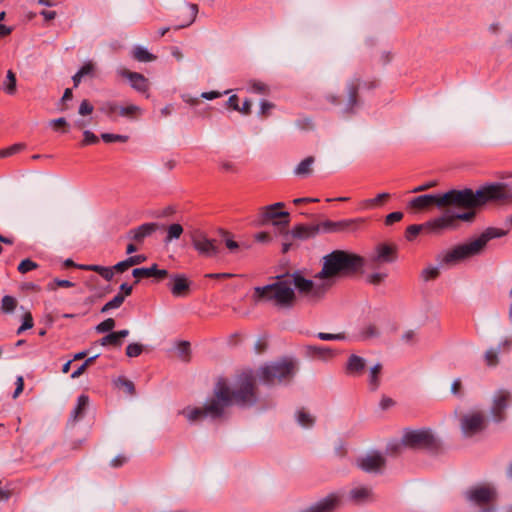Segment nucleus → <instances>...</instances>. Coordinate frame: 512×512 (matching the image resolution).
I'll return each mask as SVG.
<instances>
[{"label": "nucleus", "mask_w": 512, "mask_h": 512, "mask_svg": "<svg viewBox=\"0 0 512 512\" xmlns=\"http://www.w3.org/2000/svg\"><path fill=\"white\" fill-rule=\"evenodd\" d=\"M403 447H406L403 438L400 441H392L387 445L386 453L395 456L401 452Z\"/></svg>", "instance_id": "obj_45"}, {"label": "nucleus", "mask_w": 512, "mask_h": 512, "mask_svg": "<svg viewBox=\"0 0 512 512\" xmlns=\"http://www.w3.org/2000/svg\"><path fill=\"white\" fill-rule=\"evenodd\" d=\"M95 69V65L88 61L86 62L79 70H78V76H88L92 75Z\"/></svg>", "instance_id": "obj_58"}, {"label": "nucleus", "mask_w": 512, "mask_h": 512, "mask_svg": "<svg viewBox=\"0 0 512 512\" xmlns=\"http://www.w3.org/2000/svg\"><path fill=\"white\" fill-rule=\"evenodd\" d=\"M403 443L412 449L437 451L440 447L438 439L428 429L407 430L403 434Z\"/></svg>", "instance_id": "obj_10"}, {"label": "nucleus", "mask_w": 512, "mask_h": 512, "mask_svg": "<svg viewBox=\"0 0 512 512\" xmlns=\"http://www.w3.org/2000/svg\"><path fill=\"white\" fill-rule=\"evenodd\" d=\"M372 496V490L371 488L367 486H357L352 488L349 491V500L353 501L354 503H364L368 501Z\"/></svg>", "instance_id": "obj_27"}, {"label": "nucleus", "mask_w": 512, "mask_h": 512, "mask_svg": "<svg viewBox=\"0 0 512 512\" xmlns=\"http://www.w3.org/2000/svg\"><path fill=\"white\" fill-rule=\"evenodd\" d=\"M38 267L37 263L30 260V259H24L22 260L18 265V271L22 274H25L29 271H32Z\"/></svg>", "instance_id": "obj_49"}, {"label": "nucleus", "mask_w": 512, "mask_h": 512, "mask_svg": "<svg viewBox=\"0 0 512 512\" xmlns=\"http://www.w3.org/2000/svg\"><path fill=\"white\" fill-rule=\"evenodd\" d=\"M437 181L433 180V181H428L426 183H423L417 187H415L414 189H412V193H418V192H423V191H426V190H429L435 186H437Z\"/></svg>", "instance_id": "obj_64"}, {"label": "nucleus", "mask_w": 512, "mask_h": 512, "mask_svg": "<svg viewBox=\"0 0 512 512\" xmlns=\"http://www.w3.org/2000/svg\"><path fill=\"white\" fill-rule=\"evenodd\" d=\"M363 222H364V219H362V218L337 221L338 232L356 231L358 229V227L360 226V224H362Z\"/></svg>", "instance_id": "obj_36"}, {"label": "nucleus", "mask_w": 512, "mask_h": 512, "mask_svg": "<svg viewBox=\"0 0 512 512\" xmlns=\"http://www.w3.org/2000/svg\"><path fill=\"white\" fill-rule=\"evenodd\" d=\"M93 112V106L88 100H83L79 106V114L82 116L89 115Z\"/></svg>", "instance_id": "obj_63"}, {"label": "nucleus", "mask_w": 512, "mask_h": 512, "mask_svg": "<svg viewBox=\"0 0 512 512\" xmlns=\"http://www.w3.org/2000/svg\"><path fill=\"white\" fill-rule=\"evenodd\" d=\"M171 281L168 287L175 297L185 296L190 288V282L184 274H173L170 276Z\"/></svg>", "instance_id": "obj_22"}, {"label": "nucleus", "mask_w": 512, "mask_h": 512, "mask_svg": "<svg viewBox=\"0 0 512 512\" xmlns=\"http://www.w3.org/2000/svg\"><path fill=\"white\" fill-rule=\"evenodd\" d=\"M441 199L442 193L424 194L411 199L409 202V207L416 210H424L432 206H436L439 209H443Z\"/></svg>", "instance_id": "obj_17"}, {"label": "nucleus", "mask_w": 512, "mask_h": 512, "mask_svg": "<svg viewBox=\"0 0 512 512\" xmlns=\"http://www.w3.org/2000/svg\"><path fill=\"white\" fill-rule=\"evenodd\" d=\"M101 138L106 143L127 142L129 139V137L126 135L112 134V133H102Z\"/></svg>", "instance_id": "obj_44"}, {"label": "nucleus", "mask_w": 512, "mask_h": 512, "mask_svg": "<svg viewBox=\"0 0 512 512\" xmlns=\"http://www.w3.org/2000/svg\"><path fill=\"white\" fill-rule=\"evenodd\" d=\"M296 372V365L291 360L272 362L257 371V378L264 385H275L291 380Z\"/></svg>", "instance_id": "obj_7"}, {"label": "nucleus", "mask_w": 512, "mask_h": 512, "mask_svg": "<svg viewBox=\"0 0 512 512\" xmlns=\"http://www.w3.org/2000/svg\"><path fill=\"white\" fill-rule=\"evenodd\" d=\"M143 351V346L139 343H131L126 347L128 357H138Z\"/></svg>", "instance_id": "obj_53"}, {"label": "nucleus", "mask_w": 512, "mask_h": 512, "mask_svg": "<svg viewBox=\"0 0 512 512\" xmlns=\"http://www.w3.org/2000/svg\"><path fill=\"white\" fill-rule=\"evenodd\" d=\"M17 306V300L9 295H6L2 298L1 301V310L4 313H12Z\"/></svg>", "instance_id": "obj_42"}, {"label": "nucleus", "mask_w": 512, "mask_h": 512, "mask_svg": "<svg viewBox=\"0 0 512 512\" xmlns=\"http://www.w3.org/2000/svg\"><path fill=\"white\" fill-rule=\"evenodd\" d=\"M287 278L291 287L309 302L320 301L332 286V283L325 279H316L315 277V280L306 279L299 271L287 274Z\"/></svg>", "instance_id": "obj_6"}, {"label": "nucleus", "mask_w": 512, "mask_h": 512, "mask_svg": "<svg viewBox=\"0 0 512 512\" xmlns=\"http://www.w3.org/2000/svg\"><path fill=\"white\" fill-rule=\"evenodd\" d=\"M219 233L229 253L238 254L242 248H247L244 244L235 241L229 232L221 229Z\"/></svg>", "instance_id": "obj_31"}, {"label": "nucleus", "mask_w": 512, "mask_h": 512, "mask_svg": "<svg viewBox=\"0 0 512 512\" xmlns=\"http://www.w3.org/2000/svg\"><path fill=\"white\" fill-rule=\"evenodd\" d=\"M512 400V394L507 389L497 390L492 398L490 415L495 423H501L506 420V410Z\"/></svg>", "instance_id": "obj_12"}, {"label": "nucleus", "mask_w": 512, "mask_h": 512, "mask_svg": "<svg viewBox=\"0 0 512 512\" xmlns=\"http://www.w3.org/2000/svg\"><path fill=\"white\" fill-rule=\"evenodd\" d=\"M296 421L303 428H311L315 423V417L312 416L308 411L304 408H301L296 411Z\"/></svg>", "instance_id": "obj_34"}, {"label": "nucleus", "mask_w": 512, "mask_h": 512, "mask_svg": "<svg viewBox=\"0 0 512 512\" xmlns=\"http://www.w3.org/2000/svg\"><path fill=\"white\" fill-rule=\"evenodd\" d=\"M183 233V227L179 223H173L167 227V235L164 239L165 243L177 240Z\"/></svg>", "instance_id": "obj_37"}, {"label": "nucleus", "mask_w": 512, "mask_h": 512, "mask_svg": "<svg viewBox=\"0 0 512 512\" xmlns=\"http://www.w3.org/2000/svg\"><path fill=\"white\" fill-rule=\"evenodd\" d=\"M403 216V213L400 211L392 212L386 216L385 224L392 225L393 223L400 221Z\"/></svg>", "instance_id": "obj_62"}, {"label": "nucleus", "mask_w": 512, "mask_h": 512, "mask_svg": "<svg viewBox=\"0 0 512 512\" xmlns=\"http://www.w3.org/2000/svg\"><path fill=\"white\" fill-rule=\"evenodd\" d=\"M440 274L439 267L436 266H428L421 272V279L425 282H428L430 280H434L438 278Z\"/></svg>", "instance_id": "obj_41"}, {"label": "nucleus", "mask_w": 512, "mask_h": 512, "mask_svg": "<svg viewBox=\"0 0 512 512\" xmlns=\"http://www.w3.org/2000/svg\"><path fill=\"white\" fill-rule=\"evenodd\" d=\"M464 496L468 502L483 508L495 499L496 491L490 485H478L467 489Z\"/></svg>", "instance_id": "obj_13"}, {"label": "nucleus", "mask_w": 512, "mask_h": 512, "mask_svg": "<svg viewBox=\"0 0 512 512\" xmlns=\"http://www.w3.org/2000/svg\"><path fill=\"white\" fill-rule=\"evenodd\" d=\"M397 259V246L386 243H380L374 251L368 256L369 266L374 268L379 264L393 263Z\"/></svg>", "instance_id": "obj_14"}, {"label": "nucleus", "mask_w": 512, "mask_h": 512, "mask_svg": "<svg viewBox=\"0 0 512 512\" xmlns=\"http://www.w3.org/2000/svg\"><path fill=\"white\" fill-rule=\"evenodd\" d=\"M89 404V397L85 394H82L77 399V405L73 409L70 415V420L73 422L78 421L79 419L83 418L85 415V411Z\"/></svg>", "instance_id": "obj_30"}, {"label": "nucleus", "mask_w": 512, "mask_h": 512, "mask_svg": "<svg viewBox=\"0 0 512 512\" xmlns=\"http://www.w3.org/2000/svg\"><path fill=\"white\" fill-rule=\"evenodd\" d=\"M16 84L17 79L15 73L12 70H8L6 80L3 82V90L9 95H13L16 92Z\"/></svg>", "instance_id": "obj_38"}, {"label": "nucleus", "mask_w": 512, "mask_h": 512, "mask_svg": "<svg viewBox=\"0 0 512 512\" xmlns=\"http://www.w3.org/2000/svg\"><path fill=\"white\" fill-rule=\"evenodd\" d=\"M386 277H387V273L376 272V273L370 274L368 276L367 280L370 284L379 285L386 279Z\"/></svg>", "instance_id": "obj_55"}, {"label": "nucleus", "mask_w": 512, "mask_h": 512, "mask_svg": "<svg viewBox=\"0 0 512 512\" xmlns=\"http://www.w3.org/2000/svg\"><path fill=\"white\" fill-rule=\"evenodd\" d=\"M366 264L365 258L344 250H334L323 257V266L316 279H325L333 284L338 277L353 276Z\"/></svg>", "instance_id": "obj_4"}, {"label": "nucleus", "mask_w": 512, "mask_h": 512, "mask_svg": "<svg viewBox=\"0 0 512 512\" xmlns=\"http://www.w3.org/2000/svg\"><path fill=\"white\" fill-rule=\"evenodd\" d=\"M191 242L194 249L201 256L213 258L217 257L220 253L217 240L208 238L206 233L201 230H195L191 234Z\"/></svg>", "instance_id": "obj_11"}, {"label": "nucleus", "mask_w": 512, "mask_h": 512, "mask_svg": "<svg viewBox=\"0 0 512 512\" xmlns=\"http://www.w3.org/2000/svg\"><path fill=\"white\" fill-rule=\"evenodd\" d=\"M478 208H464V212H452L447 210L442 215L427 222L434 231L456 230L459 228V221L472 223L476 217Z\"/></svg>", "instance_id": "obj_9"}, {"label": "nucleus", "mask_w": 512, "mask_h": 512, "mask_svg": "<svg viewBox=\"0 0 512 512\" xmlns=\"http://www.w3.org/2000/svg\"><path fill=\"white\" fill-rule=\"evenodd\" d=\"M100 344L102 346L112 345L115 347H120L122 345V341L118 340L115 332H111L100 340Z\"/></svg>", "instance_id": "obj_46"}, {"label": "nucleus", "mask_w": 512, "mask_h": 512, "mask_svg": "<svg viewBox=\"0 0 512 512\" xmlns=\"http://www.w3.org/2000/svg\"><path fill=\"white\" fill-rule=\"evenodd\" d=\"M78 268L82 269V270H86V271L96 272L101 277H103L106 281L112 280V278L114 276V272L111 267L90 264V265H79Z\"/></svg>", "instance_id": "obj_32"}, {"label": "nucleus", "mask_w": 512, "mask_h": 512, "mask_svg": "<svg viewBox=\"0 0 512 512\" xmlns=\"http://www.w3.org/2000/svg\"><path fill=\"white\" fill-rule=\"evenodd\" d=\"M385 458L378 452H373L356 460L357 467L367 473H377L385 466Z\"/></svg>", "instance_id": "obj_16"}, {"label": "nucleus", "mask_w": 512, "mask_h": 512, "mask_svg": "<svg viewBox=\"0 0 512 512\" xmlns=\"http://www.w3.org/2000/svg\"><path fill=\"white\" fill-rule=\"evenodd\" d=\"M116 384L120 387H123L127 394L134 395L135 394V386L134 383L124 377H119L116 381Z\"/></svg>", "instance_id": "obj_50"}, {"label": "nucleus", "mask_w": 512, "mask_h": 512, "mask_svg": "<svg viewBox=\"0 0 512 512\" xmlns=\"http://www.w3.org/2000/svg\"><path fill=\"white\" fill-rule=\"evenodd\" d=\"M382 368L381 363H376L369 369L367 382L371 392L377 391L381 385Z\"/></svg>", "instance_id": "obj_26"}, {"label": "nucleus", "mask_w": 512, "mask_h": 512, "mask_svg": "<svg viewBox=\"0 0 512 512\" xmlns=\"http://www.w3.org/2000/svg\"><path fill=\"white\" fill-rule=\"evenodd\" d=\"M499 348H490L485 352L484 358L486 364L490 367H495L499 363L498 359Z\"/></svg>", "instance_id": "obj_43"}, {"label": "nucleus", "mask_w": 512, "mask_h": 512, "mask_svg": "<svg viewBox=\"0 0 512 512\" xmlns=\"http://www.w3.org/2000/svg\"><path fill=\"white\" fill-rule=\"evenodd\" d=\"M424 228H428L431 231L435 232L430 226L427 225V222L425 224H413L408 226L406 229V239L408 241L414 240Z\"/></svg>", "instance_id": "obj_39"}, {"label": "nucleus", "mask_w": 512, "mask_h": 512, "mask_svg": "<svg viewBox=\"0 0 512 512\" xmlns=\"http://www.w3.org/2000/svg\"><path fill=\"white\" fill-rule=\"evenodd\" d=\"M22 147L23 146L21 144H14L8 148L0 149V158H6L14 155L15 153L19 152Z\"/></svg>", "instance_id": "obj_54"}, {"label": "nucleus", "mask_w": 512, "mask_h": 512, "mask_svg": "<svg viewBox=\"0 0 512 512\" xmlns=\"http://www.w3.org/2000/svg\"><path fill=\"white\" fill-rule=\"evenodd\" d=\"M320 232V225L300 224L295 226L291 231L286 232V238L292 236L300 240H306L316 236Z\"/></svg>", "instance_id": "obj_23"}, {"label": "nucleus", "mask_w": 512, "mask_h": 512, "mask_svg": "<svg viewBox=\"0 0 512 512\" xmlns=\"http://www.w3.org/2000/svg\"><path fill=\"white\" fill-rule=\"evenodd\" d=\"M0 480V501H8L12 496V483L7 482L4 486Z\"/></svg>", "instance_id": "obj_52"}, {"label": "nucleus", "mask_w": 512, "mask_h": 512, "mask_svg": "<svg viewBox=\"0 0 512 512\" xmlns=\"http://www.w3.org/2000/svg\"><path fill=\"white\" fill-rule=\"evenodd\" d=\"M505 223L506 225L509 226L508 229L504 230L489 227L477 238L471 239L463 244L457 245L451 250H448L445 253L439 255L437 257V260L440 262L441 265L449 266L459 261H463L468 258L480 255L490 240L505 236L508 233L509 229L512 228V214L506 218Z\"/></svg>", "instance_id": "obj_3"}, {"label": "nucleus", "mask_w": 512, "mask_h": 512, "mask_svg": "<svg viewBox=\"0 0 512 512\" xmlns=\"http://www.w3.org/2000/svg\"><path fill=\"white\" fill-rule=\"evenodd\" d=\"M119 108L120 107H118L116 103L107 102L102 106L101 111L107 114L108 116H112V114H114L115 112H119Z\"/></svg>", "instance_id": "obj_61"}, {"label": "nucleus", "mask_w": 512, "mask_h": 512, "mask_svg": "<svg viewBox=\"0 0 512 512\" xmlns=\"http://www.w3.org/2000/svg\"><path fill=\"white\" fill-rule=\"evenodd\" d=\"M289 213L286 211H277L275 209L269 210V206H264L259 212V222L266 225L272 222V225L279 228H287L290 223Z\"/></svg>", "instance_id": "obj_15"}, {"label": "nucleus", "mask_w": 512, "mask_h": 512, "mask_svg": "<svg viewBox=\"0 0 512 512\" xmlns=\"http://www.w3.org/2000/svg\"><path fill=\"white\" fill-rule=\"evenodd\" d=\"M84 139L82 145L96 144L99 140L98 137L91 131L85 130L83 132Z\"/></svg>", "instance_id": "obj_59"}, {"label": "nucleus", "mask_w": 512, "mask_h": 512, "mask_svg": "<svg viewBox=\"0 0 512 512\" xmlns=\"http://www.w3.org/2000/svg\"><path fill=\"white\" fill-rule=\"evenodd\" d=\"M160 225L158 223H144L128 231L127 238L131 241L141 244L145 238L151 236Z\"/></svg>", "instance_id": "obj_21"}, {"label": "nucleus", "mask_w": 512, "mask_h": 512, "mask_svg": "<svg viewBox=\"0 0 512 512\" xmlns=\"http://www.w3.org/2000/svg\"><path fill=\"white\" fill-rule=\"evenodd\" d=\"M129 457L124 454H119L115 458H113L110 462L111 467L119 468L127 463Z\"/></svg>", "instance_id": "obj_60"}, {"label": "nucleus", "mask_w": 512, "mask_h": 512, "mask_svg": "<svg viewBox=\"0 0 512 512\" xmlns=\"http://www.w3.org/2000/svg\"><path fill=\"white\" fill-rule=\"evenodd\" d=\"M451 394L457 398H463L464 397V390L462 381L460 378H456L453 380L451 384Z\"/></svg>", "instance_id": "obj_48"}, {"label": "nucleus", "mask_w": 512, "mask_h": 512, "mask_svg": "<svg viewBox=\"0 0 512 512\" xmlns=\"http://www.w3.org/2000/svg\"><path fill=\"white\" fill-rule=\"evenodd\" d=\"M489 425V418L482 409H470L459 417V427L463 437L471 438L483 433Z\"/></svg>", "instance_id": "obj_8"}, {"label": "nucleus", "mask_w": 512, "mask_h": 512, "mask_svg": "<svg viewBox=\"0 0 512 512\" xmlns=\"http://www.w3.org/2000/svg\"><path fill=\"white\" fill-rule=\"evenodd\" d=\"M132 57L138 62H151L156 59L155 55L142 46H135L133 48Z\"/></svg>", "instance_id": "obj_35"}, {"label": "nucleus", "mask_w": 512, "mask_h": 512, "mask_svg": "<svg viewBox=\"0 0 512 512\" xmlns=\"http://www.w3.org/2000/svg\"><path fill=\"white\" fill-rule=\"evenodd\" d=\"M367 366V361L365 358L358 356L356 354H351L348 356L347 361L344 366L345 374L349 377H360L363 375Z\"/></svg>", "instance_id": "obj_20"}, {"label": "nucleus", "mask_w": 512, "mask_h": 512, "mask_svg": "<svg viewBox=\"0 0 512 512\" xmlns=\"http://www.w3.org/2000/svg\"><path fill=\"white\" fill-rule=\"evenodd\" d=\"M512 201V187L507 183L495 182L481 186L474 191L471 188L450 189L442 193L444 208H481L488 202Z\"/></svg>", "instance_id": "obj_2"}, {"label": "nucleus", "mask_w": 512, "mask_h": 512, "mask_svg": "<svg viewBox=\"0 0 512 512\" xmlns=\"http://www.w3.org/2000/svg\"><path fill=\"white\" fill-rule=\"evenodd\" d=\"M254 300L257 303L272 302L281 309L291 308L295 301V292L287 275L278 276L277 281L272 284L255 287Z\"/></svg>", "instance_id": "obj_5"}, {"label": "nucleus", "mask_w": 512, "mask_h": 512, "mask_svg": "<svg viewBox=\"0 0 512 512\" xmlns=\"http://www.w3.org/2000/svg\"><path fill=\"white\" fill-rule=\"evenodd\" d=\"M319 225L322 232H338L337 222L326 220Z\"/></svg>", "instance_id": "obj_57"}, {"label": "nucleus", "mask_w": 512, "mask_h": 512, "mask_svg": "<svg viewBox=\"0 0 512 512\" xmlns=\"http://www.w3.org/2000/svg\"><path fill=\"white\" fill-rule=\"evenodd\" d=\"M348 103L347 110L352 111L357 104V94L359 89V79H353L347 84Z\"/></svg>", "instance_id": "obj_33"}, {"label": "nucleus", "mask_w": 512, "mask_h": 512, "mask_svg": "<svg viewBox=\"0 0 512 512\" xmlns=\"http://www.w3.org/2000/svg\"><path fill=\"white\" fill-rule=\"evenodd\" d=\"M115 327V320L113 318H107L96 326L98 333H106L111 331Z\"/></svg>", "instance_id": "obj_51"}, {"label": "nucleus", "mask_w": 512, "mask_h": 512, "mask_svg": "<svg viewBox=\"0 0 512 512\" xmlns=\"http://www.w3.org/2000/svg\"><path fill=\"white\" fill-rule=\"evenodd\" d=\"M315 163V157L308 156L303 159L293 170L295 176L308 177L313 172V164Z\"/></svg>", "instance_id": "obj_28"}, {"label": "nucleus", "mask_w": 512, "mask_h": 512, "mask_svg": "<svg viewBox=\"0 0 512 512\" xmlns=\"http://www.w3.org/2000/svg\"><path fill=\"white\" fill-rule=\"evenodd\" d=\"M198 6L196 4H188L186 12L181 16L182 22L174 26V29H182L190 26L196 19Z\"/></svg>", "instance_id": "obj_29"}, {"label": "nucleus", "mask_w": 512, "mask_h": 512, "mask_svg": "<svg viewBox=\"0 0 512 512\" xmlns=\"http://www.w3.org/2000/svg\"><path fill=\"white\" fill-rule=\"evenodd\" d=\"M117 73L129 80L130 85L133 89L140 93H145L149 89L148 79L141 73L132 72L125 68H119Z\"/></svg>", "instance_id": "obj_19"}, {"label": "nucleus", "mask_w": 512, "mask_h": 512, "mask_svg": "<svg viewBox=\"0 0 512 512\" xmlns=\"http://www.w3.org/2000/svg\"><path fill=\"white\" fill-rule=\"evenodd\" d=\"M132 275L137 279L140 277H156L161 280L168 276V271L159 269L157 264H153L151 267L135 268Z\"/></svg>", "instance_id": "obj_24"}, {"label": "nucleus", "mask_w": 512, "mask_h": 512, "mask_svg": "<svg viewBox=\"0 0 512 512\" xmlns=\"http://www.w3.org/2000/svg\"><path fill=\"white\" fill-rule=\"evenodd\" d=\"M213 397L202 407L187 406L179 411L189 422L193 423L203 418L218 419L224 415L225 409L232 404L242 408L254 406L258 402L255 377L251 373L242 374L233 389L218 381L213 390Z\"/></svg>", "instance_id": "obj_1"}, {"label": "nucleus", "mask_w": 512, "mask_h": 512, "mask_svg": "<svg viewBox=\"0 0 512 512\" xmlns=\"http://www.w3.org/2000/svg\"><path fill=\"white\" fill-rule=\"evenodd\" d=\"M140 111V108L136 105H128L126 107H120L119 108V114L124 117H130L134 114L138 113Z\"/></svg>", "instance_id": "obj_56"}, {"label": "nucleus", "mask_w": 512, "mask_h": 512, "mask_svg": "<svg viewBox=\"0 0 512 512\" xmlns=\"http://www.w3.org/2000/svg\"><path fill=\"white\" fill-rule=\"evenodd\" d=\"M124 302V295L122 293H118L114 296L113 299L108 301L102 308V313H107L111 309H117L119 308Z\"/></svg>", "instance_id": "obj_40"}, {"label": "nucleus", "mask_w": 512, "mask_h": 512, "mask_svg": "<svg viewBox=\"0 0 512 512\" xmlns=\"http://www.w3.org/2000/svg\"><path fill=\"white\" fill-rule=\"evenodd\" d=\"M304 351L307 357L314 359L326 360L334 356L333 350L324 346L306 345Z\"/></svg>", "instance_id": "obj_25"}, {"label": "nucleus", "mask_w": 512, "mask_h": 512, "mask_svg": "<svg viewBox=\"0 0 512 512\" xmlns=\"http://www.w3.org/2000/svg\"><path fill=\"white\" fill-rule=\"evenodd\" d=\"M340 503V496L331 493L300 512H334Z\"/></svg>", "instance_id": "obj_18"}, {"label": "nucleus", "mask_w": 512, "mask_h": 512, "mask_svg": "<svg viewBox=\"0 0 512 512\" xmlns=\"http://www.w3.org/2000/svg\"><path fill=\"white\" fill-rule=\"evenodd\" d=\"M316 336H317V338H319L320 340H323V341H334V340L340 341V340L346 339L345 333L333 334V333L319 332V333H317Z\"/></svg>", "instance_id": "obj_47"}]
</instances>
